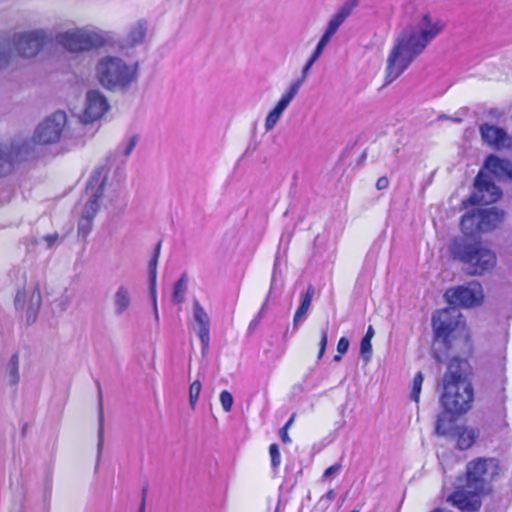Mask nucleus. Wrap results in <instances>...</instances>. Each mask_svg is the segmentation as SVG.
<instances>
[{
    "label": "nucleus",
    "mask_w": 512,
    "mask_h": 512,
    "mask_svg": "<svg viewBox=\"0 0 512 512\" xmlns=\"http://www.w3.org/2000/svg\"><path fill=\"white\" fill-rule=\"evenodd\" d=\"M444 24L429 13H422L398 34L387 58L386 83L396 80L442 32Z\"/></svg>",
    "instance_id": "1"
},
{
    "label": "nucleus",
    "mask_w": 512,
    "mask_h": 512,
    "mask_svg": "<svg viewBox=\"0 0 512 512\" xmlns=\"http://www.w3.org/2000/svg\"><path fill=\"white\" fill-rule=\"evenodd\" d=\"M360 355L361 357L368 362L371 359L372 355V344L371 340H368V337H363L360 343Z\"/></svg>",
    "instance_id": "44"
},
{
    "label": "nucleus",
    "mask_w": 512,
    "mask_h": 512,
    "mask_svg": "<svg viewBox=\"0 0 512 512\" xmlns=\"http://www.w3.org/2000/svg\"><path fill=\"white\" fill-rule=\"evenodd\" d=\"M471 366L467 359L452 357L442 378L443 383L471 382Z\"/></svg>",
    "instance_id": "16"
},
{
    "label": "nucleus",
    "mask_w": 512,
    "mask_h": 512,
    "mask_svg": "<svg viewBox=\"0 0 512 512\" xmlns=\"http://www.w3.org/2000/svg\"><path fill=\"white\" fill-rule=\"evenodd\" d=\"M501 189L492 181L488 174L480 171L474 181V191L463 205L467 208L472 205H490L500 199Z\"/></svg>",
    "instance_id": "10"
},
{
    "label": "nucleus",
    "mask_w": 512,
    "mask_h": 512,
    "mask_svg": "<svg viewBox=\"0 0 512 512\" xmlns=\"http://www.w3.org/2000/svg\"><path fill=\"white\" fill-rule=\"evenodd\" d=\"M448 413H442L438 416L435 426V433L439 436L451 437L454 433V428L458 427L455 425L452 419L447 415Z\"/></svg>",
    "instance_id": "34"
},
{
    "label": "nucleus",
    "mask_w": 512,
    "mask_h": 512,
    "mask_svg": "<svg viewBox=\"0 0 512 512\" xmlns=\"http://www.w3.org/2000/svg\"><path fill=\"white\" fill-rule=\"evenodd\" d=\"M9 37L0 38V70L10 66L13 61L14 53Z\"/></svg>",
    "instance_id": "33"
},
{
    "label": "nucleus",
    "mask_w": 512,
    "mask_h": 512,
    "mask_svg": "<svg viewBox=\"0 0 512 512\" xmlns=\"http://www.w3.org/2000/svg\"><path fill=\"white\" fill-rule=\"evenodd\" d=\"M139 141L138 135H133L129 139H127L126 142L119 145L118 149H122V153L125 157L130 156L132 151L134 150L135 146L137 145Z\"/></svg>",
    "instance_id": "43"
},
{
    "label": "nucleus",
    "mask_w": 512,
    "mask_h": 512,
    "mask_svg": "<svg viewBox=\"0 0 512 512\" xmlns=\"http://www.w3.org/2000/svg\"><path fill=\"white\" fill-rule=\"evenodd\" d=\"M57 42L70 52H81L102 46L104 39L96 32L77 28L58 34Z\"/></svg>",
    "instance_id": "7"
},
{
    "label": "nucleus",
    "mask_w": 512,
    "mask_h": 512,
    "mask_svg": "<svg viewBox=\"0 0 512 512\" xmlns=\"http://www.w3.org/2000/svg\"><path fill=\"white\" fill-rule=\"evenodd\" d=\"M306 78L307 77H304L303 74H301V77L299 79L291 83L289 89L282 95V97L285 98L287 101L291 102L298 93Z\"/></svg>",
    "instance_id": "39"
},
{
    "label": "nucleus",
    "mask_w": 512,
    "mask_h": 512,
    "mask_svg": "<svg viewBox=\"0 0 512 512\" xmlns=\"http://www.w3.org/2000/svg\"><path fill=\"white\" fill-rule=\"evenodd\" d=\"M109 109L105 95L99 90H89L86 93L85 109L81 116L83 123H93L99 120Z\"/></svg>",
    "instance_id": "14"
},
{
    "label": "nucleus",
    "mask_w": 512,
    "mask_h": 512,
    "mask_svg": "<svg viewBox=\"0 0 512 512\" xmlns=\"http://www.w3.org/2000/svg\"><path fill=\"white\" fill-rule=\"evenodd\" d=\"M498 461L494 458H477L467 463L465 477L458 482L480 494L490 492V483L498 474Z\"/></svg>",
    "instance_id": "4"
},
{
    "label": "nucleus",
    "mask_w": 512,
    "mask_h": 512,
    "mask_svg": "<svg viewBox=\"0 0 512 512\" xmlns=\"http://www.w3.org/2000/svg\"><path fill=\"white\" fill-rule=\"evenodd\" d=\"M277 268H278V258H276L275 263H274L272 279H271V287H270L271 289L274 286V282H275V278H276V273H277Z\"/></svg>",
    "instance_id": "60"
},
{
    "label": "nucleus",
    "mask_w": 512,
    "mask_h": 512,
    "mask_svg": "<svg viewBox=\"0 0 512 512\" xmlns=\"http://www.w3.org/2000/svg\"><path fill=\"white\" fill-rule=\"evenodd\" d=\"M12 171L11 158L9 156L8 145L0 143V177L9 174Z\"/></svg>",
    "instance_id": "37"
},
{
    "label": "nucleus",
    "mask_w": 512,
    "mask_h": 512,
    "mask_svg": "<svg viewBox=\"0 0 512 512\" xmlns=\"http://www.w3.org/2000/svg\"><path fill=\"white\" fill-rule=\"evenodd\" d=\"M358 0H347L329 19L325 31L335 35L339 27L351 15L354 8L357 6Z\"/></svg>",
    "instance_id": "22"
},
{
    "label": "nucleus",
    "mask_w": 512,
    "mask_h": 512,
    "mask_svg": "<svg viewBox=\"0 0 512 512\" xmlns=\"http://www.w3.org/2000/svg\"><path fill=\"white\" fill-rule=\"evenodd\" d=\"M193 318L198 325V336L202 345V353L209 349L210 342V318L198 300L193 301Z\"/></svg>",
    "instance_id": "18"
},
{
    "label": "nucleus",
    "mask_w": 512,
    "mask_h": 512,
    "mask_svg": "<svg viewBox=\"0 0 512 512\" xmlns=\"http://www.w3.org/2000/svg\"><path fill=\"white\" fill-rule=\"evenodd\" d=\"M484 168L499 180H512V163L491 154L484 162Z\"/></svg>",
    "instance_id": "19"
},
{
    "label": "nucleus",
    "mask_w": 512,
    "mask_h": 512,
    "mask_svg": "<svg viewBox=\"0 0 512 512\" xmlns=\"http://www.w3.org/2000/svg\"><path fill=\"white\" fill-rule=\"evenodd\" d=\"M358 0H347L329 19L325 31L335 35L339 27L351 15L354 8L357 6Z\"/></svg>",
    "instance_id": "21"
},
{
    "label": "nucleus",
    "mask_w": 512,
    "mask_h": 512,
    "mask_svg": "<svg viewBox=\"0 0 512 512\" xmlns=\"http://www.w3.org/2000/svg\"><path fill=\"white\" fill-rule=\"evenodd\" d=\"M306 78L307 77H304L303 74H301V77L299 79L291 83L289 89L282 95V97L285 98L287 101L291 102L298 93Z\"/></svg>",
    "instance_id": "40"
},
{
    "label": "nucleus",
    "mask_w": 512,
    "mask_h": 512,
    "mask_svg": "<svg viewBox=\"0 0 512 512\" xmlns=\"http://www.w3.org/2000/svg\"><path fill=\"white\" fill-rule=\"evenodd\" d=\"M423 380H424V376H423L422 372H418L413 378L412 389L410 392V398L412 400H414L415 402L419 401Z\"/></svg>",
    "instance_id": "38"
},
{
    "label": "nucleus",
    "mask_w": 512,
    "mask_h": 512,
    "mask_svg": "<svg viewBox=\"0 0 512 512\" xmlns=\"http://www.w3.org/2000/svg\"><path fill=\"white\" fill-rule=\"evenodd\" d=\"M374 334H375V331H374L373 327L369 326L366 331V334L363 337H368V340H371L373 338Z\"/></svg>",
    "instance_id": "61"
},
{
    "label": "nucleus",
    "mask_w": 512,
    "mask_h": 512,
    "mask_svg": "<svg viewBox=\"0 0 512 512\" xmlns=\"http://www.w3.org/2000/svg\"><path fill=\"white\" fill-rule=\"evenodd\" d=\"M322 54V51L317 49L315 47L313 53L311 54V56L309 57V59L307 60L306 64L304 65V67L302 68V71H301V74H303L304 77H307L308 74L310 73V70L312 68V66L314 65V63L319 59V57L321 56Z\"/></svg>",
    "instance_id": "45"
},
{
    "label": "nucleus",
    "mask_w": 512,
    "mask_h": 512,
    "mask_svg": "<svg viewBox=\"0 0 512 512\" xmlns=\"http://www.w3.org/2000/svg\"><path fill=\"white\" fill-rule=\"evenodd\" d=\"M333 36L334 35L330 34L329 32L324 31L323 35L321 36L319 42L316 45V48L323 52V50L328 45Z\"/></svg>",
    "instance_id": "51"
},
{
    "label": "nucleus",
    "mask_w": 512,
    "mask_h": 512,
    "mask_svg": "<svg viewBox=\"0 0 512 512\" xmlns=\"http://www.w3.org/2000/svg\"><path fill=\"white\" fill-rule=\"evenodd\" d=\"M340 470H341V465L340 464H334V465L328 467L325 470V472L323 474V478L324 479L330 478L333 475L337 474Z\"/></svg>",
    "instance_id": "54"
},
{
    "label": "nucleus",
    "mask_w": 512,
    "mask_h": 512,
    "mask_svg": "<svg viewBox=\"0 0 512 512\" xmlns=\"http://www.w3.org/2000/svg\"><path fill=\"white\" fill-rule=\"evenodd\" d=\"M358 0H347L329 19L325 31L335 35L339 27L351 15L354 8L357 6Z\"/></svg>",
    "instance_id": "24"
},
{
    "label": "nucleus",
    "mask_w": 512,
    "mask_h": 512,
    "mask_svg": "<svg viewBox=\"0 0 512 512\" xmlns=\"http://www.w3.org/2000/svg\"><path fill=\"white\" fill-rule=\"evenodd\" d=\"M444 297L455 308L456 306L472 308L482 304L484 291L481 283L473 280L466 285H459L448 289Z\"/></svg>",
    "instance_id": "9"
},
{
    "label": "nucleus",
    "mask_w": 512,
    "mask_h": 512,
    "mask_svg": "<svg viewBox=\"0 0 512 512\" xmlns=\"http://www.w3.org/2000/svg\"><path fill=\"white\" fill-rule=\"evenodd\" d=\"M504 213L496 207L478 209L480 232L487 233L494 230L502 221Z\"/></svg>",
    "instance_id": "25"
},
{
    "label": "nucleus",
    "mask_w": 512,
    "mask_h": 512,
    "mask_svg": "<svg viewBox=\"0 0 512 512\" xmlns=\"http://www.w3.org/2000/svg\"><path fill=\"white\" fill-rule=\"evenodd\" d=\"M440 397L445 412L451 415L467 413L474 400V389L471 382L443 383Z\"/></svg>",
    "instance_id": "5"
},
{
    "label": "nucleus",
    "mask_w": 512,
    "mask_h": 512,
    "mask_svg": "<svg viewBox=\"0 0 512 512\" xmlns=\"http://www.w3.org/2000/svg\"><path fill=\"white\" fill-rule=\"evenodd\" d=\"M269 453L271 456V465L273 469H276L281 463V456L279 447L276 443H273L269 447Z\"/></svg>",
    "instance_id": "48"
},
{
    "label": "nucleus",
    "mask_w": 512,
    "mask_h": 512,
    "mask_svg": "<svg viewBox=\"0 0 512 512\" xmlns=\"http://www.w3.org/2000/svg\"><path fill=\"white\" fill-rule=\"evenodd\" d=\"M95 76L104 89L125 93L137 80L138 63H127L120 57L107 55L97 61Z\"/></svg>",
    "instance_id": "3"
},
{
    "label": "nucleus",
    "mask_w": 512,
    "mask_h": 512,
    "mask_svg": "<svg viewBox=\"0 0 512 512\" xmlns=\"http://www.w3.org/2000/svg\"><path fill=\"white\" fill-rule=\"evenodd\" d=\"M452 259L472 277H483L497 266V254L481 236L458 235L449 245Z\"/></svg>",
    "instance_id": "2"
},
{
    "label": "nucleus",
    "mask_w": 512,
    "mask_h": 512,
    "mask_svg": "<svg viewBox=\"0 0 512 512\" xmlns=\"http://www.w3.org/2000/svg\"><path fill=\"white\" fill-rule=\"evenodd\" d=\"M108 170L104 166L97 167L87 185H86V193L90 194L87 202L82 211V216L89 217L94 219L95 215L99 210V201L103 197L104 187L107 180Z\"/></svg>",
    "instance_id": "12"
},
{
    "label": "nucleus",
    "mask_w": 512,
    "mask_h": 512,
    "mask_svg": "<svg viewBox=\"0 0 512 512\" xmlns=\"http://www.w3.org/2000/svg\"><path fill=\"white\" fill-rule=\"evenodd\" d=\"M328 341V335H327V329L322 330L321 332V338L319 342V352H318V359H321L325 353L326 346Z\"/></svg>",
    "instance_id": "49"
},
{
    "label": "nucleus",
    "mask_w": 512,
    "mask_h": 512,
    "mask_svg": "<svg viewBox=\"0 0 512 512\" xmlns=\"http://www.w3.org/2000/svg\"><path fill=\"white\" fill-rule=\"evenodd\" d=\"M389 185V180L387 177L383 176V177H380L377 182H376V188L378 190H383V189H386Z\"/></svg>",
    "instance_id": "57"
},
{
    "label": "nucleus",
    "mask_w": 512,
    "mask_h": 512,
    "mask_svg": "<svg viewBox=\"0 0 512 512\" xmlns=\"http://www.w3.org/2000/svg\"><path fill=\"white\" fill-rule=\"evenodd\" d=\"M36 143L37 141H35L33 137L32 139H16L8 145L12 168L15 163H20L34 157Z\"/></svg>",
    "instance_id": "17"
},
{
    "label": "nucleus",
    "mask_w": 512,
    "mask_h": 512,
    "mask_svg": "<svg viewBox=\"0 0 512 512\" xmlns=\"http://www.w3.org/2000/svg\"><path fill=\"white\" fill-rule=\"evenodd\" d=\"M279 436H280L281 440L284 443H290L291 442V439H290V437L288 435V430L286 428H281L280 429Z\"/></svg>",
    "instance_id": "58"
},
{
    "label": "nucleus",
    "mask_w": 512,
    "mask_h": 512,
    "mask_svg": "<svg viewBox=\"0 0 512 512\" xmlns=\"http://www.w3.org/2000/svg\"><path fill=\"white\" fill-rule=\"evenodd\" d=\"M341 355H342V354H337V355H335V356H334V358H333V360H334L335 362H339V361H341V359H342V356H341Z\"/></svg>",
    "instance_id": "64"
},
{
    "label": "nucleus",
    "mask_w": 512,
    "mask_h": 512,
    "mask_svg": "<svg viewBox=\"0 0 512 512\" xmlns=\"http://www.w3.org/2000/svg\"><path fill=\"white\" fill-rule=\"evenodd\" d=\"M460 226L461 235L481 236L478 209H473L464 214L461 218Z\"/></svg>",
    "instance_id": "28"
},
{
    "label": "nucleus",
    "mask_w": 512,
    "mask_h": 512,
    "mask_svg": "<svg viewBox=\"0 0 512 512\" xmlns=\"http://www.w3.org/2000/svg\"><path fill=\"white\" fill-rule=\"evenodd\" d=\"M314 295V287L309 285L305 294L301 296V302L293 318V330H297L299 323L305 320L307 311Z\"/></svg>",
    "instance_id": "30"
},
{
    "label": "nucleus",
    "mask_w": 512,
    "mask_h": 512,
    "mask_svg": "<svg viewBox=\"0 0 512 512\" xmlns=\"http://www.w3.org/2000/svg\"><path fill=\"white\" fill-rule=\"evenodd\" d=\"M113 311L116 316L123 315L131 305V293L128 287L120 285L112 296Z\"/></svg>",
    "instance_id": "26"
},
{
    "label": "nucleus",
    "mask_w": 512,
    "mask_h": 512,
    "mask_svg": "<svg viewBox=\"0 0 512 512\" xmlns=\"http://www.w3.org/2000/svg\"><path fill=\"white\" fill-rule=\"evenodd\" d=\"M67 124L64 111H56L43 120L35 129L34 140L37 144L48 145L58 142Z\"/></svg>",
    "instance_id": "11"
},
{
    "label": "nucleus",
    "mask_w": 512,
    "mask_h": 512,
    "mask_svg": "<svg viewBox=\"0 0 512 512\" xmlns=\"http://www.w3.org/2000/svg\"><path fill=\"white\" fill-rule=\"evenodd\" d=\"M201 382L199 380H195L191 383L189 388V403L192 409L195 408V405L197 403V400L199 398L200 392H201Z\"/></svg>",
    "instance_id": "41"
},
{
    "label": "nucleus",
    "mask_w": 512,
    "mask_h": 512,
    "mask_svg": "<svg viewBox=\"0 0 512 512\" xmlns=\"http://www.w3.org/2000/svg\"><path fill=\"white\" fill-rule=\"evenodd\" d=\"M358 0H347L329 19L325 31L335 35L339 27L351 15L354 8L357 6Z\"/></svg>",
    "instance_id": "23"
},
{
    "label": "nucleus",
    "mask_w": 512,
    "mask_h": 512,
    "mask_svg": "<svg viewBox=\"0 0 512 512\" xmlns=\"http://www.w3.org/2000/svg\"><path fill=\"white\" fill-rule=\"evenodd\" d=\"M27 292L18 291L14 300L16 309H23L26 305Z\"/></svg>",
    "instance_id": "50"
},
{
    "label": "nucleus",
    "mask_w": 512,
    "mask_h": 512,
    "mask_svg": "<svg viewBox=\"0 0 512 512\" xmlns=\"http://www.w3.org/2000/svg\"><path fill=\"white\" fill-rule=\"evenodd\" d=\"M92 222H93L92 218L85 217V216L81 215V217L78 221V234L83 237H86L92 229Z\"/></svg>",
    "instance_id": "42"
},
{
    "label": "nucleus",
    "mask_w": 512,
    "mask_h": 512,
    "mask_svg": "<svg viewBox=\"0 0 512 512\" xmlns=\"http://www.w3.org/2000/svg\"><path fill=\"white\" fill-rule=\"evenodd\" d=\"M479 131L483 142L495 149L510 148L512 145L511 138L503 128L484 123L479 127Z\"/></svg>",
    "instance_id": "15"
},
{
    "label": "nucleus",
    "mask_w": 512,
    "mask_h": 512,
    "mask_svg": "<svg viewBox=\"0 0 512 512\" xmlns=\"http://www.w3.org/2000/svg\"><path fill=\"white\" fill-rule=\"evenodd\" d=\"M160 250H161V241H159L156 244L154 252H153V256L148 264L150 297H151L152 304H153L154 318L157 322L159 321V314H158V308H157L156 278H157V264H158V259L160 256Z\"/></svg>",
    "instance_id": "20"
},
{
    "label": "nucleus",
    "mask_w": 512,
    "mask_h": 512,
    "mask_svg": "<svg viewBox=\"0 0 512 512\" xmlns=\"http://www.w3.org/2000/svg\"><path fill=\"white\" fill-rule=\"evenodd\" d=\"M294 418H295V415L293 414L282 428H286L288 430L289 427L292 425Z\"/></svg>",
    "instance_id": "63"
},
{
    "label": "nucleus",
    "mask_w": 512,
    "mask_h": 512,
    "mask_svg": "<svg viewBox=\"0 0 512 512\" xmlns=\"http://www.w3.org/2000/svg\"><path fill=\"white\" fill-rule=\"evenodd\" d=\"M481 495L482 494L467 488L463 483H459L456 490L448 496L447 501L461 511L477 512L482 506Z\"/></svg>",
    "instance_id": "13"
},
{
    "label": "nucleus",
    "mask_w": 512,
    "mask_h": 512,
    "mask_svg": "<svg viewBox=\"0 0 512 512\" xmlns=\"http://www.w3.org/2000/svg\"><path fill=\"white\" fill-rule=\"evenodd\" d=\"M7 375L9 377V383L11 385H17L19 382V355L14 353L8 361L6 367Z\"/></svg>",
    "instance_id": "36"
},
{
    "label": "nucleus",
    "mask_w": 512,
    "mask_h": 512,
    "mask_svg": "<svg viewBox=\"0 0 512 512\" xmlns=\"http://www.w3.org/2000/svg\"><path fill=\"white\" fill-rule=\"evenodd\" d=\"M476 433L473 428L465 426H458L454 428V433L451 438L456 439L457 447L460 450L469 449L476 440Z\"/></svg>",
    "instance_id": "29"
},
{
    "label": "nucleus",
    "mask_w": 512,
    "mask_h": 512,
    "mask_svg": "<svg viewBox=\"0 0 512 512\" xmlns=\"http://www.w3.org/2000/svg\"><path fill=\"white\" fill-rule=\"evenodd\" d=\"M146 493H147V487H144L142 490V500H141L138 512H145Z\"/></svg>",
    "instance_id": "59"
},
{
    "label": "nucleus",
    "mask_w": 512,
    "mask_h": 512,
    "mask_svg": "<svg viewBox=\"0 0 512 512\" xmlns=\"http://www.w3.org/2000/svg\"><path fill=\"white\" fill-rule=\"evenodd\" d=\"M220 402L225 412H230L234 403L233 396L230 392L224 390L220 393Z\"/></svg>",
    "instance_id": "46"
},
{
    "label": "nucleus",
    "mask_w": 512,
    "mask_h": 512,
    "mask_svg": "<svg viewBox=\"0 0 512 512\" xmlns=\"http://www.w3.org/2000/svg\"><path fill=\"white\" fill-rule=\"evenodd\" d=\"M289 104H290L289 101H287L285 98L281 97L273 109L282 114L284 112V110L288 107Z\"/></svg>",
    "instance_id": "55"
},
{
    "label": "nucleus",
    "mask_w": 512,
    "mask_h": 512,
    "mask_svg": "<svg viewBox=\"0 0 512 512\" xmlns=\"http://www.w3.org/2000/svg\"><path fill=\"white\" fill-rule=\"evenodd\" d=\"M97 393H98V431H97V465L100 462L103 447H104V409H103V395L101 384L96 381Z\"/></svg>",
    "instance_id": "27"
},
{
    "label": "nucleus",
    "mask_w": 512,
    "mask_h": 512,
    "mask_svg": "<svg viewBox=\"0 0 512 512\" xmlns=\"http://www.w3.org/2000/svg\"><path fill=\"white\" fill-rule=\"evenodd\" d=\"M281 115L282 114L280 112H277L274 109H272L268 113V115H267V117L265 119V129H266V131H270V130H272L275 127V125L278 122V120L280 119Z\"/></svg>",
    "instance_id": "47"
},
{
    "label": "nucleus",
    "mask_w": 512,
    "mask_h": 512,
    "mask_svg": "<svg viewBox=\"0 0 512 512\" xmlns=\"http://www.w3.org/2000/svg\"><path fill=\"white\" fill-rule=\"evenodd\" d=\"M334 497H335V493H334V491H333V490H329V491L325 494V496H324V498H326L327 500H333V499H334Z\"/></svg>",
    "instance_id": "62"
},
{
    "label": "nucleus",
    "mask_w": 512,
    "mask_h": 512,
    "mask_svg": "<svg viewBox=\"0 0 512 512\" xmlns=\"http://www.w3.org/2000/svg\"><path fill=\"white\" fill-rule=\"evenodd\" d=\"M147 33V22L145 20H139L133 25L127 35V43L130 46H136L141 44Z\"/></svg>",
    "instance_id": "32"
},
{
    "label": "nucleus",
    "mask_w": 512,
    "mask_h": 512,
    "mask_svg": "<svg viewBox=\"0 0 512 512\" xmlns=\"http://www.w3.org/2000/svg\"><path fill=\"white\" fill-rule=\"evenodd\" d=\"M264 310H265V304H263V306L261 307L260 311L258 312V314L254 317V319L250 322L249 324V330H253L255 329L258 324L260 323L262 317H263V314H264Z\"/></svg>",
    "instance_id": "53"
},
{
    "label": "nucleus",
    "mask_w": 512,
    "mask_h": 512,
    "mask_svg": "<svg viewBox=\"0 0 512 512\" xmlns=\"http://www.w3.org/2000/svg\"><path fill=\"white\" fill-rule=\"evenodd\" d=\"M349 348V340L346 337H341L337 344V351L339 354H345Z\"/></svg>",
    "instance_id": "52"
},
{
    "label": "nucleus",
    "mask_w": 512,
    "mask_h": 512,
    "mask_svg": "<svg viewBox=\"0 0 512 512\" xmlns=\"http://www.w3.org/2000/svg\"><path fill=\"white\" fill-rule=\"evenodd\" d=\"M188 287V277L183 273L181 277L175 282L173 287L172 301L176 304H181L185 299V294Z\"/></svg>",
    "instance_id": "35"
},
{
    "label": "nucleus",
    "mask_w": 512,
    "mask_h": 512,
    "mask_svg": "<svg viewBox=\"0 0 512 512\" xmlns=\"http://www.w3.org/2000/svg\"><path fill=\"white\" fill-rule=\"evenodd\" d=\"M462 315L455 307L438 311L432 316L435 342H442L447 350L451 348L450 336L461 323Z\"/></svg>",
    "instance_id": "8"
},
{
    "label": "nucleus",
    "mask_w": 512,
    "mask_h": 512,
    "mask_svg": "<svg viewBox=\"0 0 512 512\" xmlns=\"http://www.w3.org/2000/svg\"><path fill=\"white\" fill-rule=\"evenodd\" d=\"M28 302H27V322L33 323L36 320L39 308L42 303V297L40 293V289L38 285H35L31 288V290L28 292Z\"/></svg>",
    "instance_id": "31"
},
{
    "label": "nucleus",
    "mask_w": 512,
    "mask_h": 512,
    "mask_svg": "<svg viewBox=\"0 0 512 512\" xmlns=\"http://www.w3.org/2000/svg\"><path fill=\"white\" fill-rule=\"evenodd\" d=\"M58 237L59 236L57 233L48 234L43 237V240L47 243V247L50 248L56 243V241L58 240Z\"/></svg>",
    "instance_id": "56"
},
{
    "label": "nucleus",
    "mask_w": 512,
    "mask_h": 512,
    "mask_svg": "<svg viewBox=\"0 0 512 512\" xmlns=\"http://www.w3.org/2000/svg\"><path fill=\"white\" fill-rule=\"evenodd\" d=\"M15 54L21 58L35 57L51 39V36L44 29L15 32L11 36Z\"/></svg>",
    "instance_id": "6"
}]
</instances>
